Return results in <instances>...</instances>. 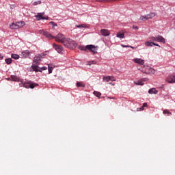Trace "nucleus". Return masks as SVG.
I'll return each instance as SVG.
<instances>
[{
	"mask_svg": "<svg viewBox=\"0 0 175 175\" xmlns=\"http://www.w3.org/2000/svg\"><path fill=\"white\" fill-rule=\"evenodd\" d=\"M165 81H167V83H175V76L174 75H169L165 79Z\"/></svg>",
	"mask_w": 175,
	"mask_h": 175,
	"instance_id": "obj_9",
	"label": "nucleus"
},
{
	"mask_svg": "<svg viewBox=\"0 0 175 175\" xmlns=\"http://www.w3.org/2000/svg\"><path fill=\"white\" fill-rule=\"evenodd\" d=\"M25 25V22L21 21V22H16V26L18 28H22V27H24Z\"/></svg>",
	"mask_w": 175,
	"mask_h": 175,
	"instance_id": "obj_18",
	"label": "nucleus"
},
{
	"mask_svg": "<svg viewBox=\"0 0 175 175\" xmlns=\"http://www.w3.org/2000/svg\"><path fill=\"white\" fill-rule=\"evenodd\" d=\"M49 73H53V68L49 67Z\"/></svg>",
	"mask_w": 175,
	"mask_h": 175,
	"instance_id": "obj_36",
	"label": "nucleus"
},
{
	"mask_svg": "<svg viewBox=\"0 0 175 175\" xmlns=\"http://www.w3.org/2000/svg\"><path fill=\"white\" fill-rule=\"evenodd\" d=\"M11 79L13 81L22 83L21 87H24L25 88H31V90H33V88L39 85L38 83H32L31 81L24 83V79L17 77V75H11Z\"/></svg>",
	"mask_w": 175,
	"mask_h": 175,
	"instance_id": "obj_2",
	"label": "nucleus"
},
{
	"mask_svg": "<svg viewBox=\"0 0 175 175\" xmlns=\"http://www.w3.org/2000/svg\"><path fill=\"white\" fill-rule=\"evenodd\" d=\"M49 24H51V25H53V27H57V25L55 22H50Z\"/></svg>",
	"mask_w": 175,
	"mask_h": 175,
	"instance_id": "obj_33",
	"label": "nucleus"
},
{
	"mask_svg": "<svg viewBox=\"0 0 175 175\" xmlns=\"http://www.w3.org/2000/svg\"><path fill=\"white\" fill-rule=\"evenodd\" d=\"M146 73H149L150 75H154V73H155V70H154V68H152L150 67H147L146 68Z\"/></svg>",
	"mask_w": 175,
	"mask_h": 175,
	"instance_id": "obj_14",
	"label": "nucleus"
},
{
	"mask_svg": "<svg viewBox=\"0 0 175 175\" xmlns=\"http://www.w3.org/2000/svg\"><path fill=\"white\" fill-rule=\"evenodd\" d=\"M133 29H135L136 31H137V29H139V27L135 26V25H133Z\"/></svg>",
	"mask_w": 175,
	"mask_h": 175,
	"instance_id": "obj_34",
	"label": "nucleus"
},
{
	"mask_svg": "<svg viewBox=\"0 0 175 175\" xmlns=\"http://www.w3.org/2000/svg\"><path fill=\"white\" fill-rule=\"evenodd\" d=\"M64 46L67 47V49H72V50H75V49L77 47V43L70 38H67V40H66V42H64Z\"/></svg>",
	"mask_w": 175,
	"mask_h": 175,
	"instance_id": "obj_3",
	"label": "nucleus"
},
{
	"mask_svg": "<svg viewBox=\"0 0 175 175\" xmlns=\"http://www.w3.org/2000/svg\"><path fill=\"white\" fill-rule=\"evenodd\" d=\"M144 107H147V103H144L143 104V106L140 108H138V109H139V110H144Z\"/></svg>",
	"mask_w": 175,
	"mask_h": 175,
	"instance_id": "obj_31",
	"label": "nucleus"
},
{
	"mask_svg": "<svg viewBox=\"0 0 175 175\" xmlns=\"http://www.w3.org/2000/svg\"><path fill=\"white\" fill-rule=\"evenodd\" d=\"M53 47L59 54H62V51H64V47H62V46L54 43L53 44Z\"/></svg>",
	"mask_w": 175,
	"mask_h": 175,
	"instance_id": "obj_5",
	"label": "nucleus"
},
{
	"mask_svg": "<svg viewBox=\"0 0 175 175\" xmlns=\"http://www.w3.org/2000/svg\"><path fill=\"white\" fill-rule=\"evenodd\" d=\"M95 64H96V62L93 61V62H90L89 65H92V64L95 65Z\"/></svg>",
	"mask_w": 175,
	"mask_h": 175,
	"instance_id": "obj_37",
	"label": "nucleus"
},
{
	"mask_svg": "<svg viewBox=\"0 0 175 175\" xmlns=\"http://www.w3.org/2000/svg\"><path fill=\"white\" fill-rule=\"evenodd\" d=\"M151 40H152L153 42H157V40H156V37H152V38H151Z\"/></svg>",
	"mask_w": 175,
	"mask_h": 175,
	"instance_id": "obj_38",
	"label": "nucleus"
},
{
	"mask_svg": "<svg viewBox=\"0 0 175 175\" xmlns=\"http://www.w3.org/2000/svg\"><path fill=\"white\" fill-rule=\"evenodd\" d=\"M134 83L135 84V85H144V83H142V80L134 81Z\"/></svg>",
	"mask_w": 175,
	"mask_h": 175,
	"instance_id": "obj_24",
	"label": "nucleus"
},
{
	"mask_svg": "<svg viewBox=\"0 0 175 175\" xmlns=\"http://www.w3.org/2000/svg\"><path fill=\"white\" fill-rule=\"evenodd\" d=\"M123 47H131V49H133V47L129 46H123Z\"/></svg>",
	"mask_w": 175,
	"mask_h": 175,
	"instance_id": "obj_41",
	"label": "nucleus"
},
{
	"mask_svg": "<svg viewBox=\"0 0 175 175\" xmlns=\"http://www.w3.org/2000/svg\"><path fill=\"white\" fill-rule=\"evenodd\" d=\"M133 61L135 64H138L139 65H144V60H143L140 58H135V59H133Z\"/></svg>",
	"mask_w": 175,
	"mask_h": 175,
	"instance_id": "obj_11",
	"label": "nucleus"
},
{
	"mask_svg": "<svg viewBox=\"0 0 175 175\" xmlns=\"http://www.w3.org/2000/svg\"><path fill=\"white\" fill-rule=\"evenodd\" d=\"M110 99H114V98H110Z\"/></svg>",
	"mask_w": 175,
	"mask_h": 175,
	"instance_id": "obj_43",
	"label": "nucleus"
},
{
	"mask_svg": "<svg viewBox=\"0 0 175 175\" xmlns=\"http://www.w3.org/2000/svg\"><path fill=\"white\" fill-rule=\"evenodd\" d=\"M152 45H153V46H159V44H155L154 42H153V43H152Z\"/></svg>",
	"mask_w": 175,
	"mask_h": 175,
	"instance_id": "obj_39",
	"label": "nucleus"
},
{
	"mask_svg": "<svg viewBox=\"0 0 175 175\" xmlns=\"http://www.w3.org/2000/svg\"><path fill=\"white\" fill-rule=\"evenodd\" d=\"M39 33L44 35V36H46L48 39H55V42H57V43H62L64 45L68 39L61 33H59L55 37H54L51 33L44 31V29L39 30Z\"/></svg>",
	"mask_w": 175,
	"mask_h": 175,
	"instance_id": "obj_1",
	"label": "nucleus"
},
{
	"mask_svg": "<svg viewBox=\"0 0 175 175\" xmlns=\"http://www.w3.org/2000/svg\"><path fill=\"white\" fill-rule=\"evenodd\" d=\"M141 81H142V83L144 82V81H148V79L147 78H143L141 79Z\"/></svg>",
	"mask_w": 175,
	"mask_h": 175,
	"instance_id": "obj_35",
	"label": "nucleus"
},
{
	"mask_svg": "<svg viewBox=\"0 0 175 175\" xmlns=\"http://www.w3.org/2000/svg\"><path fill=\"white\" fill-rule=\"evenodd\" d=\"M109 84H110L111 85H115V84L113 83H109Z\"/></svg>",
	"mask_w": 175,
	"mask_h": 175,
	"instance_id": "obj_42",
	"label": "nucleus"
},
{
	"mask_svg": "<svg viewBox=\"0 0 175 175\" xmlns=\"http://www.w3.org/2000/svg\"><path fill=\"white\" fill-rule=\"evenodd\" d=\"M11 58H13L14 59H18V58H20V55H18L17 54L12 53L11 55Z\"/></svg>",
	"mask_w": 175,
	"mask_h": 175,
	"instance_id": "obj_23",
	"label": "nucleus"
},
{
	"mask_svg": "<svg viewBox=\"0 0 175 175\" xmlns=\"http://www.w3.org/2000/svg\"><path fill=\"white\" fill-rule=\"evenodd\" d=\"M94 95H95V96H96L97 98H100V96L102 95V93L99 92H96L94 91Z\"/></svg>",
	"mask_w": 175,
	"mask_h": 175,
	"instance_id": "obj_26",
	"label": "nucleus"
},
{
	"mask_svg": "<svg viewBox=\"0 0 175 175\" xmlns=\"http://www.w3.org/2000/svg\"><path fill=\"white\" fill-rule=\"evenodd\" d=\"M152 42H145V44L146 45V46H152Z\"/></svg>",
	"mask_w": 175,
	"mask_h": 175,
	"instance_id": "obj_32",
	"label": "nucleus"
},
{
	"mask_svg": "<svg viewBox=\"0 0 175 175\" xmlns=\"http://www.w3.org/2000/svg\"><path fill=\"white\" fill-rule=\"evenodd\" d=\"M10 29H18V27H17V22H16L15 23H12V25H10Z\"/></svg>",
	"mask_w": 175,
	"mask_h": 175,
	"instance_id": "obj_19",
	"label": "nucleus"
},
{
	"mask_svg": "<svg viewBox=\"0 0 175 175\" xmlns=\"http://www.w3.org/2000/svg\"><path fill=\"white\" fill-rule=\"evenodd\" d=\"M40 3H42L41 1H37L33 2V6H36V5H40Z\"/></svg>",
	"mask_w": 175,
	"mask_h": 175,
	"instance_id": "obj_30",
	"label": "nucleus"
},
{
	"mask_svg": "<svg viewBox=\"0 0 175 175\" xmlns=\"http://www.w3.org/2000/svg\"><path fill=\"white\" fill-rule=\"evenodd\" d=\"M116 36H117V38H119L120 39H124V33H118L116 34Z\"/></svg>",
	"mask_w": 175,
	"mask_h": 175,
	"instance_id": "obj_21",
	"label": "nucleus"
},
{
	"mask_svg": "<svg viewBox=\"0 0 175 175\" xmlns=\"http://www.w3.org/2000/svg\"><path fill=\"white\" fill-rule=\"evenodd\" d=\"M5 62L8 65H10V64H12V59L11 58L5 59Z\"/></svg>",
	"mask_w": 175,
	"mask_h": 175,
	"instance_id": "obj_28",
	"label": "nucleus"
},
{
	"mask_svg": "<svg viewBox=\"0 0 175 175\" xmlns=\"http://www.w3.org/2000/svg\"><path fill=\"white\" fill-rule=\"evenodd\" d=\"M87 48L89 51H92V53H93L94 54H96V53H98L96 51V50H98V47L95 46L94 45H87Z\"/></svg>",
	"mask_w": 175,
	"mask_h": 175,
	"instance_id": "obj_6",
	"label": "nucleus"
},
{
	"mask_svg": "<svg viewBox=\"0 0 175 175\" xmlns=\"http://www.w3.org/2000/svg\"><path fill=\"white\" fill-rule=\"evenodd\" d=\"M100 33L103 36H109V35H110V31L106 29H102L100 30Z\"/></svg>",
	"mask_w": 175,
	"mask_h": 175,
	"instance_id": "obj_10",
	"label": "nucleus"
},
{
	"mask_svg": "<svg viewBox=\"0 0 175 175\" xmlns=\"http://www.w3.org/2000/svg\"><path fill=\"white\" fill-rule=\"evenodd\" d=\"M22 58H27V57H29V51L26 50L21 53V55Z\"/></svg>",
	"mask_w": 175,
	"mask_h": 175,
	"instance_id": "obj_12",
	"label": "nucleus"
},
{
	"mask_svg": "<svg viewBox=\"0 0 175 175\" xmlns=\"http://www.w3.org/2000/svg\"><path fill=\"white\" fill-rule=\"evenodd\" d=\"M103 79L106 83H109V81H116V77L113 76L103 77Z\"/></svg>",
	"mask_w": 175,
	"mask_h": 175,
	"instance_id": "obj_8",
	"label": "nucleus"
},
{
	"mask_svg": "<svg viewBox=\"0 0 175 175\" xmlns=\"http://www.w3.org/2000/svg\"><path fill=\"white\" fill-rule=\"evenodd\" d=\"M79 49L81 50V51H87L88 50V48L87 47V45L85 46H79Z\"/></svg>",
	"mask_w": 175,
	"mask_h": 175,
	"instance_id": "obj_20",
	"label": "nucleus"
},
{
	"mask_svg": "<svg viewBox=\"0 0 175 175\" xmlns=\"http://www.w3.org/2000/svg\"><path fill=\"white\" fill-rule=\"evenodd\" d=\"M77 28H85L87 25L85 24L79 25L75 26Z\"/></svg>",
	"mask_w": 175,
	"mask_h": 175,
	"instance_id": "obj_29",
	"label": "nucleus"
},
{
	"mask_svg": "<svg viewBox=\"0 0 175 175\" xmlns=\"http://www.w3.org/2000/svg\"><path fill=\"white\" fill-rule=\"evenodd\" d=\"M42 58V55H38V56L34 57L33 63L35 64H38L39 63V61H40Z\"/></svg>",
	"mask_w": 175,
	"mask_h": 175,
	"instance_id": "obj_13",
	"label": "nucleus"
},
{
	"mask_svg": "<svg viewBox=\"0 0 175 175\" xmlns=\"http://www.w3.org/2000/svg\"><path fill=\"white\" fill-rule=\"evenodd\" d=\"M44 16V12L38 13L37 15L35 16L37 21H40V20H49V16Z\"/></svg>",
	"mask_w": 175,
	"mask_h": 175,
	"instance_id": "obj_4",
	"label": "nucleus"
},
{
	"mask_svg": "<svg viewBox=\"0 0 175 175\" xmlns=\"http://www.w3.org/2000/svg\"><path fill=\"white\" fill-rule=\"evenodd\" d=\"M77 87H82L84 88L85 87V84L83 82H77Z\"/></svg>",
	"mask_w": 175,
	"mask_h": 175,
	"instance_id": "obj_25",
	"label": "nucleus"
},
{
	"mask_svg": "<svg viewBox=\"0 0 175 175\" xmlns=\"http://www.w3.org/2000/svg\"><path fill=\"white\" fill-rule=\"evenodd\" d=\"M0 59H3V56H2V55L0 54Z\"/></svg>",
	"mask_w": 175,
	"mask_h": 175,
	"instance_id": "obj_40",
	"label": "nucleus"
},
{
	"mask_svg": "<svg viewBox=\"0 0 175 175\" xmlns=\"http://www.w3.org/2000/svg\"><path fill=\"white\" fill-rule=\"evenodd\" d=\"M156 42H161V43H165V39L161 36L156 37Z\"/></svg>",
	"mask_w": 175,
	"mask_h": 175,
	"instance_id": "obj_15",
	"label": "nucleus"
},
{
	"mask_svg": "<svg viewBox=\"0 0 175 175\" xmlns=\"http://www.w3.org/2000/svg\"><path fill=\"white\" fill-rule=\"evenodd\" d=\"M163 114H165V116H172V112H170V111L165 109L163 111Z\"/></svg>",
	"mask_w": 175,
	"mask_h": 175,
	"instance_id": "obj_22",
	"label": "nucleus"
},
{
	"mask_svg": "<svg viewBox=\"0 0 175 175\" xmlns=\"http://www.w3.org/2000/svg\"><path fill=\"white\" fill-rule=\"evenodd\" d=\"M139 20H140L141 21H146V20H147V16H146V15H145V16H141L139 17Z\"/></svg>",
	"mask_w": 175,
	"mask_h": 175,
	"instance_id": "obj_27",
	"label": "nucleus"
},
{
	"mask_svg": "<svg viewBox=\"0 0 175 175\" xmlns=\"http://www.w3.org/2000/svg\"><path fill=\"white\" fill-rule=\"evenodd\" d=\"M148 94H154V95H157V94H158V90H157L155 88H151L148 90Z\"/></svg>",
	"mask_w": 175,
	"mask_h": 175,
	"instance_id": "obj_16",
	"label": "nucleus"
},
{
	"mask_svg": "<svg viewBox=\"0 0 175 175\" xmlns=\"http://www.w3.org/2000/svg\"><path fill=\"white\" fill-rule=\"evenodd\" d=\"M155 17V13L150 12V14L146 15V20H150V18H152Z\"/></svg>",
	"mask_w": 175,
	"mask_h": 175,
	"instance_id": "obj_17",
	"label": "nucleus"
},
{
	"mask_svg": "<svg viewBox=\"0 0 175 175\" xmlns=\"http://www.w3.org/2000/svg\"><path fill=\"white\" fill-rule=\"evenodd\" d=\"M31 68H32V69L34 72H42V70H47V67L44 66V67L39 69V66H35V65L31 66Z\"/></svg>",
	"mask_w": 175,
	"mask_h": 175,
	"instance_id": "obj_7",
	"label": "nucleus"
}]
</instances>
